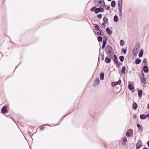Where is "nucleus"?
<instances>
[{"mask_svg": "<svg viewBox=\"0 0 149 149\" xmlns=\"http://www.w3.org/2000/svg\"><path fill=\"white\" fill-rule=\"evenodd\" d=\"M123 5V0H119L118 2V13L120 16L122 15V10Z\"/></svg>", "mask_w": 149, "mask_h": 149, "instance_id": "f257e3e1", "label": "nucleus"}, {"mask_svg": "<svg viewBox=\"0 0 149 149\" xmlns=\"http://www.w3.org/2000/svg\"><path fill=\"white\" fill-rule=\"evenodd\" d=\"M140 46L139 44H136L134 49H133V53L135 55H136L138 53L140 49Z\"/></svg>", "mask_w": 149, "mask_h": 149, "instance_id": "f03ea898", "label": "nucleus"}, {"mask_svg": "<svg viewBox=\"0 0 149 149\" xmlns=\"http://www.w3.org/2000/svg\"><path fill=\"white\" fill-rule=\"evenodd\" d=\"M106 53L109 56H111L113 54V52L112 50V48L110 46H108L106 50Z\"/></svg>", "mask_w": 149, "mask_h": 149, "instance_id": "7ed1b4c3", "label": "nucleus"}, {"mask_svg": "<svg viewBox=\"0 0 149 149\" xmlns=\"http://www.w3.org/2000/svg\"><path fill=\"white\" fill-rule=\"evenodd\" d=\"M142 143L141 141H139L136 144V149H139L142 146Z\"/></svg>", "mask_w": 149, "mask_h": 149, "instance_id": "20e7f679", "label": "nucleus"}, {"mask_svg": "<svg viewBox=\"0 0 149 149\" xmlns=\"http://www.w3.org/2000/svg\"><path fill=\"white\" fill-rule=\"evenodd\" d=\"M121 83V80L120 79L118 81L113 82L111 83V85L113 87H114L117 85L120 84Z\"/></svg>", "mask_w": 149, "mask_h": 149, "instance_id": "39448f33", "label": "nucleus"}, {"mask_svg": "<svg viewBox=\"0 0 149 149\" xmlns=\"http://www.w3.org/2000/svg\"><path fill=\"white\" fill-rule=\"evenodd\" d=\"M96 34L98 36H102L103 35V32L100 30H97L96 31Z\"/></svg>", "mask_w": 149, "mask_h": 149, "instance_id": "423d86ee", "label": "nucleus"}, {"mask_svg": "<svg viewBox=\"0 0 149 149\" xmlns=\"http://www.w3.org/2000/svg\"><path fill=\"white\" fill-rule=\"evenodd\" d=\"M144 75L143 73L141 74L142 78L141 79V82L144 84H145L146 82V80L145 78L143 77Z\"/></svg>", "mask_w": 149, "mask_h": 149, "instance_id": "0eeeda50", "label": "nucleus"}, {"mask_svg": "<svg viewBox=\"0 0 149 149\" xmlns=\"http://www.w3.org/2000/svg\"><path fill=\"white\" fill-rule=\"evenodd\" d=\"M138 94V96L139 98H141L142 97V90H137Z\"/></svg>", "mask_w": 149, "mask_h": 149, "instance_id": "6e6552de", "label": "nucleus"}, {"mask_svg": "<svg viewBox=\"0 0 149 149\" xmlns=\"http://www.w3.org/2000/svg\"><path fill=\"white\" fill-rule=\"evenodd\" d=\"M114 59L115 62V63L117 65L118 64V60L117 58L115 55H114Z\"/></svg>", "mask_w": 149, "mask_h": 149, "instance_id": "1a4fd4ad", "label": "nucleus"}, {"mask_svg": "<svg viewBox=\"0 0 149 149\" xmlns=\"http://www.w3.org/2000/svg\"><path fill=\"white\" fill-rule=\"evenodd\" d=\"M143 69L144 71L145 72H146V73L148 72V68L147 66H144L143 67Z\"/></svg>", "mask_w": 149, "mask_h": 149, "instance_id": "9d476101", "label": "nucleus"}, {"mask_svg": "<svg viewBox=\"0 0 149 149\" xmlns=\"http://www.w3.org/2000/svg\"><path fill=\"white\" fill-rule=\"evenodd\" d=\"M128 87L130 90H132L134 89V87L131 84H129L128 86Z\"/></svg>", "mask_w": 149, "mask_h": 149, "instance_id": "9b49d317", "label": "nucleus"}, {"mask_svg": "<svg viewBox=\"0 0 149 149\" xmlns=\"http://www.w3.org/2000/svg\"><path fill=\"white\" fill-rule=\"evenodd\" d=\"M137 104L135 103H134L133 105L132 108L134 110H135L137 108Z\"/></svg>", "mask_w": 149, "mask_h": 149, "instance_id": "f8f14e48", "label": "nucleus"}, {"mask_svg": "<svg viewBox=\"0 0 149 149\" xmlns=\"http://www.w3.org/2000/svg\"><path fill=\"white\" fill-rule=\"evenodd\" d=\"M105 61L107 63H109L111 61V59L108 57H106L105 59Z\"/></svg>", "mask_w": 149, "mask_h": 149, "instance_id": "ddd939ff", "label": "nucleus"}, {"mask_svg": "<svg viewBox=\"0 0 149 149\" xmlns=\"http://www.w3.org/2000/svg\"><path fill=\"white\" fill-rule=\"evenodd\" d=\"M104 74L103 73H102L100 74V79L101 80H103L104 79Z\"/></svg>", "mask_w": 149, "mask_h": 149, "instance_id": "4468645a", "label": "nucleus"}, {"mask_svg": "<svg viewBox=\"0 0 149 149\" xmlns=\"http://www.w3.org/2000/svg\"><path fill=\"white\" fill-rule=\"evenodd\" d=\"M106 31L107 33L109 35L111 34L112 32L109 28H107L106 29Z\"/></svg>", "mask_w": 149, "mask_h": 149, "instance_id": "2eb2a0df", "label": "nucleus"}, {"mask_svg": "<svg viewBox=\"0 0 149 149\" xmlns=\"http://www.w3.org/2000/svg\"><path fill=\"white\" fill-rule=\"evenodd\" d=\"M143 51L142 49H141L140 51L139 52V56L140 57H141L143 55Z\"/></svg>", "mask_w": 149, "mask_h": 149, "instance_id": "dca6fc26", "label": "nucleus"}, {"mask_svg": "<svg viewBox=\"0 0 149 149\" xmlns=\"http://www.w3.org/2000/svg\"><path fill=\"white\" fill-rule=\"evenodd\" d=\"M111 6L112 7L114 8L115 7L116 5V2L114 1H113L111 4Z\"/></svg>", "mask_w": 149, "mask_h": 149, "instance_id": "f3484780", "label": "nucleus"}, {"mask_svg": "<svg viewBox=\"0 0 149 149\" xmlns=\"http://www.w3.org/2000/svg\"><path fill=\"white\" fill-rule=\"evenodd\" d=\"M6 111V107H3L1 109V111L3 113H5Z\"/></svg>", "mask_w": 149, "mask_h": 149, "instance_id": "a211bd4d", "label": "nucleus"}, {"mask_svg": "<svg viewBox=\"0 0 149 149\" xmlns=\"http://www.w3.org/2000/svg\"><path fill=\"white\" fill-rule=\"evenodd\" d=\"M107 42L106 40H103V44L102 46V48L103 49L105 47L106 44Z\"/></svg>", "mask_w": 149, "mask_h": 149, "instance_id": "6ab92c4d", "label": "nucleus"}, {"mask_svg": "<svg viewBox=\"0 0 149 149\" xmlns=\"http://www.w3.org/2000/svg\"><path fill=\"white\" fill-rule=\"evenodd\" d=\"M99 4H101V5H100V6L102 7L104 6L105 5V3L104 2H103L101 1H99Z\"/></svg>", "mask_w": 149, "mask_h": 149, "instance_id": "aec40b11", "label": "nucleus"}, {"mask_svg": "<svg viewBox=\"0 0 149 149\" xmlns=\"http://www.w3.org/2000/svg\"><path fill=\"white\" fill-rule=\"evenodd\" d=\"M113 20L115 22H116L118 21V18L117 15H115L114 16Z\"/></svg>", "mask_w": 149, "mask_h": 149, "instance_id": "412c9836", "label": "nucleus"}, {"mask_svg": "<svg viewBox=\"0 0 149 149\" xmlns=\"http://www.w3.org/2000/svg\"><path fill=\"white\" fill-rule=\"evenodd\" d=\"M140 118L141 119L144 120L145 119L146 116H145V115L144 114H141L140 116Z\"/></svg>", "mask_w": 149, "mask_h": 149, "instance_id": "4be33fe9", "label": "nucleus"}, {"mask_svg": "<svg viewBox=\"0 0 149 149\" xmlns=\"http://www.w3.org/2000/svg\"><path fill=\"white\" fill-rule=\"evenodd\" d=\"M141 62V60L139 59H136L135 61V63L136 64H139Z\"/></svg>", "mask_w": 149, "mask_h": 149, "instance_id": "5701e85b", "label": "nucleus"}, {"mask_svg": "<svg viewBox=\"0 0 149 149\" xmlns=\"http://www.w3.org/2000/svg\"><path fill=\"white\" fill-rule=\"evenodd\" d=\"M125 66L123 67L122 68V70H121V73L122 74H123L125 73Z\"/></svg>", "mask_w": 149, "mask_h": 149, "instance_id": "b1692460", "label": "nucleus"}, {"mask_svg": "<svg viewBox=\"0 0 149 149\" xmlns=\"http://www.w3.org/2000/svg\"><path fill=\"white\" fill-rule=\"evenodd\" d=\"M119 59L122 62H123L124 60V57L123 56H120L119 57Z\"/></svg>", "mask_w": 149, "mask_h": 149, "instance_id": "393cba45", "label": "nucleus"}, {"mask_svg": "<svg viewBox=\"0 0 149 149\" xmlns=\"http://www.w3.org/2000/svg\"><path fill=\"white\" fill-rule=\"evenodd\" d=\"M100 12V10L99 9V8H96V9L95 10V13L97 14L98 13H99Z\"/></svg>", "mask_w": 149, "mask_h": 149, "instance_id": "a878e982", "label": "nucleus"}, {"mask_svg": "<svg viewBox=\"0 0 149 149\" xmlns=\"http://www.w3.org/2000/svg\"><path fill=\"white\" fill-rule=\"evenodd\" d=\"M108 20V19L106 17H104L103 18V21L105 23H106L107 22Z\"/></svg>", "mask_w": 149, "mask_h": 149, "instance_id": "bb28decb", "label": "nucleus"}, {"mask_svg": "<svg viewBox=\"0 0 149 149\" xmlns=\"http://www.w3.org/2000/svg\"><path fill=\"white\" fill-rule=\"evenodd\" d=\"M95 83L97 84H98L100 83V81L98 78H97L95 79Z\"/></svg>", "mask_w": 149, "mask_h": 149, "instance_id": "cd10ccee", "label": "nucleus"}, {"mask_svg": "<svg viewBox=\"0 0 149 149\" xmlns=\"http://www.w3.org/2000/svg\"><path fill=\"white\" fill-rule=\"evenodd\" d=\"M102 38L100 36H98L97 38V40L98 41L101 42L102 40Z\"/></svg>", "mask_w": 149, "mask_h": 149, "instance_id": "c85d7f7f", "label": "nucleus"}, {"mask_svg": "<svg viewBox=\"0 0 149 149\" xmlns=\"http://www.w3.org/2000/svg\"><path fill=\"white\" fill-rule=\"evenodd\" d=\"M96 8V7H93L91 8L90 10L91 11H95Z\"/></svg>", "mask_w": 149, "mask_h": 149, "instance_id": "c756f323", "label": "nucleus"}, {"mask_svg": "<svg viewBox=\"0 0 149 149\" xmlns=\"http://www.w3.org/2000/svg\"><path fill=\"white\" fill-rule=\"evenodd\" d=\"M95 29L96 31H97V30H100L99 29V26L97 25H95Z\"/></svg>", "mask_w": 149, "mask_h": 149, "instance_id": "7c9ffc66", "label": "nucleus"}, {"mask_svg": "<svg viewBox=\"0 0 149 149\" xmlns=\"http://www.w3.org/2000/svg\"><path fill=\"white\" fill-rule=\"evenodd\" d=\"M102 15L101 14H99L97 16V18L100 19H101L102 18Z\"/></svg>", "mask_w": 149, "mask_h": 149, "instance_id": "2f4dec72", "label": "nucleus"}, {"mask_svg": "<svg viewBox=\"0 0 149 149\" xmlns=\"http://www.w3.org/2000/svg\"><path fill=\"white\" fill-rule=\"evenodd\" d=\"M120 45L121 46H123L124 44V41L122 40H121L120 42Z\"/></svg>", "mask_w": 149, "mask_h": 149, "instance_id": "473e14b6", "label": "nucleus"}, {"mask_svg": "<svg viewBox=\"0 0 149 149\" xmlns=\"http://www.w3.org/2000/svg\"><path fill=\"white\" fill-rule=\"evenodd\" d=\"M99 9L100 10V12L102 13V12H104V10L103 8H99Z\"/></svg>", "mask_w": 149, "mask_h": 149, "instance_id": "72a5a7b5", "label": "nucleus"}, {"mask_svg": "<svg viewBox=\"0 0 149 149\" xmlns=\"http://www.w3.org/2000/svg\"><path fill=\"white\" fill-rule=\"evenodd\" d=\"M123 141L124 142H126L127 141V139L125 137L123 139Z\"/></svg>", "mask_w": 149, "mask_h": 149, "instance_id": "f704fd0d", "label": "nucleus"}, {"mask_svg": "<svg viewBox=\"0 0 149 149\" xmlns=\"http://www.w3.org/2000/svg\"><path fill=\"white\" fill-rule=\"evenodd\" d=\"M126 135L128 137H130V134L129 132H127L126 133Z\"/></svg>", "mask_w": 149, "mask_h": 149, "instance_id": "c9c22d12", "label": "nucleus"}, {"mask_svg": "<svg viewBox=\"0 0 149 149\" xmlns=\"http://www.w3.org/2000/svg\"><path fill=\"white\" fill-rule=\"evenodd\" d=\"M109 8H110L109 6H107L106 7V10H109Z\"/></svg>", "mask_w": 149, "mask_h": 149, "instance_id": "e433bc0d", "label": "nucleus"}, {"mask_svg": "<svg viewBox=\"0 0 149 149\" xmlns=\"http://www.w3.org/2000/svg\"><path fill=\"white\" fill-rule=\"evenodd\" d=\"M139 129L141 131H142L143 130V127L142 126H141V127L139 128Z\"/></svg>", "mask_w": 149, "mask_h": 149, "instance_id": "4c0bfd02", "label": "nucleus"}, {"mask_svg": "<svg viewBox=\"0 0 149 149\" xmlns=\"http://www.w3.org/2000/svg\"><path fill=\"white\" fill-rule=\"evenodd\" d=\"M101 58L102 60H104V56L103 54L101 55Z\"/></svg>", "mask_w": 149, "mask_h": 149, "instance_id": "58836bf2", "label": "nucleus"}, {"mask_svg": "<svg viewBox=\"0 0 149 149\" xmlns=\"http://www.w3.org/2000/svg\"><path fill=\"white\" fill-rule=\"evenodd\" d=\"M123 52L125 54L126 53V50L125 49H123Z\"/></svg>", "mask_w": 149, "mask_h": 149, "instance_id": "ea45409f", "label": "nucleus"}, {"mask_svg": "<svg viewBox=\"0 0 149 149\" xmlns=\"http://www.w3.org/2000/svg\"><path fill=\"white\" fill-rule=\"evenodd\" d=\"M145 116H146V118H147L148 117L149 118V116H148V113L146 115H145Z\"/></svg>", "mask_w": 149, "mask_h": 149, "instance_id": "a19ab883", "label": "nucleus"}, {"mask_svg": "<svg viewBox=\"0 0 149 149\" xmlns=\"http://www.w3.org/2000/svg\"><path fill=\"white\" fill-rule=\"evenodd\" d=\"M141 127V126L139 124H137V127L138 128H139L140 127Z\"/></svg>", "mask_w": 149, "mask_h": 149, "instance_id": "79ce46f5", "label": "nucleus"}, {"mask_svg": "<svg viewBox=\"0 0 149 149\" xmlns=\"http://www.w3.org/2000/svg\"><path fill=\"white\" fill-rule=\"evenodd\" d=\"M44 127H41L40 128V130H42L44 129Z\"/></svg>", "mask_w": 149, "mask_h": 149, "instance_id": "37998d69", "label": "nucleus"}, {"mask_svg": "<svg viewBox=\"0 0 149 149\" xmlns=\"http://www.w3.org/2000/svg\"><path fill=\"white\" fill-rule=\"evenodd\" d=\"M147 108L148 109H149V103L148 105Z\"/></svg>", "mask_w": 149, "mask_h": 149, "instance_id": "c03bdc74", "label": "nucleus"}, {"mask_svg": "<svg viewBox=\"0 0 149 149\" xmlns=\"http://www.w3.org/2000/svg\"><path fill=\"white\" fill-rule=\"evenodd\" d=\"M148 146L149 147V141H148L147 142Z\"/></svg>", "mask_w": 149, "mask_h": 149, "instance_id": "a18cd8bd", "label": "nucleus"}, {"mask_svg": "<svg viewBox=\"0 0 149 149\" xmlns=\"http://www.w3.org/2000/svg\"><path fill=\"white\" fill-rule=\"evenodd\" d=\"M106 23L104 22V23H102V24L103 25H104Z\"/></svg>", "mask_w": 149, "mask_h": 149, "instance_id": "49530a36", "label": "nucleus"}, {"mask_svg": "<svg viewBox=\"0 0 149 149\" xmlns=\"http://www.w3.org/2000/svg\"><path fill=\"white\" fill-rule=\"evenodd\" d=\"M111 0H107V1H111Z\"/></svg>", "mask_w": 149, "mask_h": 149, "instance_id": "de8ad7c7", "label": "nucleus"}, {"mask_svg": "<svg viewBox=\"0 0 149 149\" xmlns=\"http://www.w3.org/2000/svg\"><path fill=\"white\" fill-rule=\"evenodd\" d=\"M143 149H147V148H144Z\"/></svg>", "mask_w": 149, "mask_h": 149, "instance_id": "09e8293b", "label": "nucleus"}, {"mask_svg": "<svg viewBox=\"0 0 149 149\" xmlns=\"http://www.w3.org/2000/svg\"><path fill=\"white\" fill-rule=\"evenodd\" d=\"M134 118H136V116H134Z\"/></svg>", "mask_w": 149, "mask_h": 149, "instance_id": "8fccbe9b", "label": "nucleus"}]
</instances>
